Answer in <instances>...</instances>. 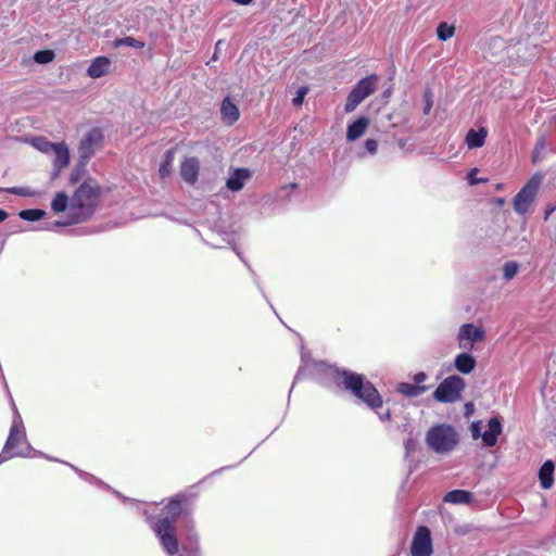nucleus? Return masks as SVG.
<instances>
[{"label":"nucleus","instance_id":"1","mask_svg":"<svg viewBox=\"0 0 556 556\" xmlns=\"http://www.w3.org/2000/svg\"><path fill=\"white\" fill-rule=\"evenodd\" d=\"M197 500L192 492H179L172 496L164 509L166 516L157 518L152 530L159 539L164 551L169 555H176L179 551V541L176 534V521L182 514H189Z\"/></svg>","mask_w":556,"mask_h":556},{"label":"nucleus","instance_id":"2","mask_svg":"<svg viewBox=\"0 0 556 556\" xmlns=\"http://www.w3.org/2000/svg\"><path fill=\"white\" fill-rule=\"evenodd\" d=\"M329 375L339 390L350 393L358 403L374 410L382 407L381 394L364 375L339 368H331Z\"/></svg>","mask_w":556,"mask_h":556},{"label":"nucleus","instance_id":"3","mask_svg":"<svg viewBox=\"0 0 556 556\" xmlns=\"http://www.w3.org/2000/svg\"><path fill=\"white\" fill-rule=\"evenodd\" d=\"M101 197V187L93 178H87L71 198V211H74L73 222L86 220L94 211Z\"/></svg>","mask_w":556,"mask_h":556},{"label":"nucleus","instance_id":"4","mask_svg":"<svg viewBox=\"0 0 556 556\" xmlns=\"http://www.w3.org/2000/svg\"><path fill=\"white\" fill-rule=\"evenodd\" d=\"M31 146L45 154H54L52 161V178L60 176L61 172L70 164V151L65 142H51L45 137H35L30 141Z\"/></svg>","mask_w":556,"mask_h":556},{"label":"nucleus","instance_id":"5","mask_svg":"<svg viewBox=\"0 0 556 556\" xmlns=\"http://www.w3.org/2000/svg\"><path fill=\"white\" fill-rule=\"evenodd\" d=\"M426 440L434 452L447 453L457 445L458 435L452 426L442 424L429 429Z\"/></svg>","mask_w":556,"mask_h":556},{"label":"nucleus","instance_id":"6","mask_svg":"<svg viewBox=\"0 0 556 556\" xmlns=\"http://www.w3.org/2000/svg\"><path fill=\"white\" fill-rule=\"evenodd\" d=\"M25 443L26 433L23 422L20 418H16L11 425L9 437L0 453V464L10 458L21 456L23 452L22 447Z\"/></svg>","mask_w":556,"mask_h":556},{"label":"nucleus","instance_id":"7","mask_svg":"<svg viewBox=\"0 0 556 556\" xmlns=\"http://www.w3.org/2000/svg\"><path fill=\"white\" fill-rule=\"evenodd\" d=\"M466 388L465 380L456 375L445 378L433 392V399L440 403H455L462 399Z\"/></svg>","mask_w":556,"mask_h":556},{"label":"nucleus","instance_id":"8","mask_svg":"<svg viewBox=\"0 0 556 556\" xmlns=\"http://www.w3.org/2000/svg\"><path fill=\"white\" fill-rule=\"evenodd\" d=\"M377 81L378 76L376 74L361 79L349 93L344 111L346 113L353 112L363 100L372 94L376 91Z\"/></svg>","mask_w":556,"mask_h":556},{"label":"nucleus","instance_id":"9","mask_svg":"<svg viewBox=\"0 0 556 556\" xmlns=\"http://www.w3.org/2000/svg\"><path fill=\"white\" fill-rule=\"evenodd\" d=\"M542 177L539 174L533 175L521 190L514 198V210L518 214H526L529 211L531 203L534 201Z\"/></svg>","mask_w":556,"mask_h":556},{"label":"nucleus","instance_id":"10","mask_svg":"<svg viewBox=\"0 0 556 556\" xmlns=\"http://www.w3.org/2000/svg\"><path fill=\"white\" fill-rule=\"evenodd\" d=\"M432 552L430 530L425 526L418 527L410 546L412 556H431Z\"/></svg>","mask_w":556,"mask_h":556},{"label":"nucleus","instance_id":"11","mask_svg":"<svg viewBox=\"0 0 556 556\" xmlns=\"http://www.w3.org/2000/svg\"><path fill=\"white\" fill-rule=\"evenodd\" d=\"M102 142L103 134L100 128L89 130L78 146L80 159L88 161L94 154L96 150L101 147Z\"/></svg>","mask_w":556,"mask_h":556},{"label":"nucleus","instance_id":"12","mask_svg":"<svg viewBox=\"0 0 556 556\" xmlns=\"http://www.w3.org/2000/svg\"><path fill=\"white\" fill-rule=\"evenodd\" d=\"M484 339L485 331L483 328L475 326L473 324L463 325L458 332V345L464 350H471L473 343L482 342Z\"/></svg>","mask_w":556,"mask_h":556},{"label":"nucleus","instance_id":"13","mask_svg":"<svg viewBox=\"0 0 556 556\" xmlns=\"http://www.w3.org/2000/svg\"><path fill=\"white\" fill-rule=\"evenodd\" d=\"M199 170H200V163L199 160L194 156L192 157H186L180 165V175L181 178L190 184L193 185L197 182L199 177Z\"/></svg>","mask_w":556,"mask_h":556},{"label":"nucleus","instance_id":"14","mask_svg":"<svg viewBox=\"0 0 556 556\" xmlns=\"http://www.w3.org/2000/svg\"><path fill=\"white\" fill-rule=\"evenodd\" d=\"M111 64L112 62L108 56H98L91 61L87 74L91 78H100L110 72Z\"/></svg>","mask_w":556,"mask_h":556},{"label":"nucleus","instance_id":"15","mask_svg":"<svg viewBox=\"0 0 556 556\" xmlns=\"http://www.w3.org/2000/svg\"><path fill=\"white\" fill-rule=\"evenodd\" d=\"M251 178V172L248 168H237L227 179L226 187L230 191H240L248 179Z\"/></svg>","mask_w":556,"mask_h":556},{"label":"nucleus","instance_id":"16","mask_svg":"<svg viewBox=\"0 0 556 556\" xmlns=\"http://www.w3.org/2000/svg\"><path fill=\"white\" fill-rule=\"evenodd\" d=\"M489 429L482 433L483 443L492 447L497 443L498 435L502 433V424L497 417H493L489 420Z\"/></svg>","mask_w":556,"mask_h":556},{"label":"nucleus","instance_id":"17","mask_svg":"<svg viewBox=\"0 0 556 556\" xmlns=\"http://www.w3.org/2000/svg\"><path fill=\"white\" fill-rule=\"evenodd\" d=\"M220 114L227 125H233L240 117L237 105L228 97L222 102Z\"/></svg>","mask_w":556,"mask_h":556},{"label":"nucleus","instance_id":"18","mask_svg":"<svg viewBox=\"0 0 556 556\" xmlns=\"http://www.w3.org/2000/svg\"><path fill=\"white\" fill-rule=\"evenodd\" d=\"M488 137V130L484 127L478 130L469 129L466 135L465 142L469 149H478L484 146Z\"/></svg>","mask_w":556,"mask_h":556},{"label":"nucleus","instance_id":"19","mask_svg":"<svg viewBox=\"0 0 556 556\" xmlns=\"http://www.w3.org/2000/svg\"><path fill=\"white\" fill-rule=\"evenodd\" d=\"M369 125V121L365 116L358 117L355 122L348 126L346 138L350 141H354L362 137Z\"/></svg>","mask_w":556,"mask_h":556},{"label":"nucleus","instance_id":"20","mask_svg":"<svg viewBox=\"0 0 556 556\" xmlns=\"http://www.w3.org/2000/svg\"><path fill=\"white\" fill-rule=\"evenodd\" d=\"M554 463L546 460L539 470L540 483L544 490L551 489L554 484Z\"/></svg>","mask_w":556,"mask_h":556},{"label":"nucleus","instance_id":"21","mask_svg":"<svg viewBox=\"0 0 556 556\" xmlns=\"http://www.w3.org/2000/svg\"><path fill=\"white\" fill-rule=\"evenodd\" d=\"M455 368L465 375L470 374L477 366V362L473 356L468 353H460L455 357Z\"/></svg>","mask_w":556,"mask_h":556},{"label":"nucleus","instance_id":"22","mask_svg":"<svg viewBox=\"0 0 556 556\" xmlns=\"http://www.w3.org/2000/svg\"><path fill=\"white\" fill-rule=\"evenodd\" d=\"M428 386H417L416 383L401 382L396 386V392L406 397H417L428 391Z\"/></svg>","mask_w":556,"mask_h":556},{"label":"nucleus","instance_id":"23","mask_svg":"<svg viewBox=\"0 0 556 556\" xmlns=\"http://www.w3.org/2000/svg\"><path fill=\"white\" fill-rule=\"evenodd\" d=\"M472 494L466 490H453L444 496V502L452 504H466L471 501Z\"/></svg>","mask_w":556,"mask_h":556},{"label":"nucleus","instance_id":"24","mask_svg":"<svg viewBox=\"0 0 556 556\" xmlns=\"http://www.w3.org/2000/svg\"><path fill=\"white\" fill-rule=\"evenodd\" d=\"M175 151L174 149L167 150L164 154L163 161L160 165L159 173L162 178H165L170 173V167L174 162Z\"/></svg>","mask_w":556,"mask_h":556},{"label":"nucleus","instance_id":"25","mask_svg":"<svg viewBox=\"0 0 556 556\" xmlns=\"http://www.w3.org/2000/svg\"><path fill=\"white\" fill-rule=\"evenodd\" d=\"M68 205V195L61 191L58 192L52 200L51 208L54 213H62L67 208Z\"/></svg>","mask_w":556,"mask_h":556},{"label":"nucleus","instance_id":"26","mask_svg":"<svg viewBox=\"0 0 556 556\" xmlns=\"http://www.w3.org/2000/svg\"><path fill=\"white\" fill-rule=\"evenodd\" d=\"M455 26L450 25L446 22H441L437 27V36L441 41H446L452 38L455 34Z\"/></svg>","mask_w":556,"mask_h":556},{"label":"nucleus","instance_id":"27","mask_svg":"<svg viewBox=\"0 0 556 556\" xmlns=\"http://www.w3.org/2000/svg\"><path fill=\"white\" fill-rule=\"evenodd\" d=\"M114 47L115 48H118V47H122V46H126V47H131V48H135V49H142L144 47V42L143 41H140L134 37H130V36H127V37H124V38H119V39H115L114 42H113Z\"/></svg>","mask_w":556,"mask_h":556},{"label":"nucleus","instance_id":"28","mask_svg":"<svg viewBox=\"0 0 556 556\" xmlns=\"http://www.w3.org/2000/svg\"><path fill=\"white\" fill-rule=\"evenodd\" d=\"M46 212L39 208L23 210L20 212V217L24 220L37 222L45 216Z\"/></svg>","mask_w":556,"mask_h":556},{"label":"nucleus","instance_id":"29","mask_svg":"<svg viewBox=\"0 0 556 556\" xmlns=\"http://www.w3.org/2000/svg\"><path fill=\"white\" fill-rule=\"evenodd\" d=\"M55 54L52 50H39L34 54V60L39 64H47L53 61Z\"/></svg>","mask_w":556,"mask_h":556},{"label":"nucleus","instance_id":"30","mask_svg":"<svg viewBox=\"0 0 556 556\" xmlns=\"http://www.w3.org/2000/svg\"><path fill=\"white\" fill-rule=\"evenodd\" d=\"M518 264L516 262H507L504 264L503 274L505 279H511L518 271Z\"/></svg>","mask_w":556,"mask_h":556},{"label":"nucleus","instance_id":"31","mask_svg":"<svg viewBox=\"0 0 556 556\" xmlns=\"http://www.w3.org/2000/svg\"><path fill=\"white\" fill-rule=\"evenodd\" d=\"M84 172H85V165H77V166H75V168H73L72 172H71V175H70V178H68L70 182L72 185L77 184L80 180Z\"/></svg>","mask_w":556,"mask_h":556},{"label":"nucleus","instance_id":"32","mask_svg":"<svg viewBox=\"0 0 556 556\" xmlns=\"http://www.w3.org/2000/svg\"><path fill=\"white\" fill-rule=\"evenodd\" d=\"M424 100H425V108L424 113L428 115L432 109L433 105V94L430 89H427L424 93Z\"/></svg>","mask_w":556,"mask_h":556},{"label":"nucleus","instance_id":"33","mask_svg":"<svg viewBox=\"0 0 556 556\" xmlns=\"http://www.w3.org/2000/svg\"><path fill=\"white\" fill-rule=\"evenodd\" d=\"M5 191L8 193L15 194V195H22V197H30L34 194L33 192L29 191L28 188H24V187H12V188H8Z\"/></svg>","mask_w":556,"mask_h":556},{"label":"nucleus","instance_id":"34","mask_svg":"<svg viewBox=\"0 0 556 556\" xmlns=\"http://www.w3.org/2000/svg\"><path fill=\"white\" fill-rule=\"evenodd\" d=\"M307 92H308L307 87H300L298 89L296 96L292 100L293 104L296 106H300L303 103L304 98L307 94Z\"/></svg>","mask_w":556,"mask_h":556},{"label":"nucleus","instance_id":"35","mask_svg":"<svg viewBox=\"0 0 556 556\" xmlns=\"http://www.w3.org/2000/svg\"><path fill=\"white\" fill-rule=\"evenodd\" d=\"M478 172H479L478 168L470 169V172L468 173V176H467L469 185L475 186V185H478L480 182L488 181V179H485V178H477L476 175H477Z\"/></svg>","mask_w":556,"mask_h":556},{"label":"nucleus","instance_id":"36","mask_svg":"<svg viewBox=\"0 0 556 556\" xmlns=\"http://www.w3.org/2000/svg\"><path fill=\"white\" fill-rule=\"evenodd\" d=\"M470 430H471V434H472V438L476 440V439H479L481 438L482 439V433H481V421H475L471 424L470 426Z\"/></svg>","mask_w":556,"mask_h":556},{"label":"nucleus","instance_id":"37","mask_svg":"<svg viewBox=\"0 0 556 556\" xmlns=\"http://www.w3.org/2000/svg\"><path fill=\"white\" fill-rule=\"evenodd\" d=\"M365 149H366L370 154H375V153L377 152V149H378V142H377V140L371 139V138H368V139L365 141Z\"/></svg>","mask_w":556,"mask_h":556},{"label":"nucleus","instance_id":"38","mask_svg":"<svg viewBox=\"0 0 556 556\" xmlns=\"http://www.w3.org/2000/svg\"><path fill=\"white\" fill-rule=\"evenodd\" d=\"M428 376L424 371H420L414 375L413 380L417 386H422L421 383L425 382Z\"/></svg>","mask_w":556,"mask_h":556},{"label":"nucleus","instance_id":"39","mask_svg":"<svg viewBox=\"0 0 556 556\" xmlns=\"http://www.w3.org/2000/svg\"><path fill=\"white\" fill-rule=\"evenodd\" d=\"M178 556H200V551L198 547L194 548H182L181 553Z\"/></svg>","mask_w":556,"mask_h":556},{"label":"nucleus","instance_id":"40","mask_svg":"<svg viewBox=\"0 0 556 556\" xmlns=\"http://www.w3.org/2000/svg\"><path fill=\"white\" fill-rule=\"evenodd\" d=\"M473 410H475L473 403L468 402V403L465 404V416L466 417H469L470 415H472Z\"/></svg>","mask_w":556,"mask_h":556},{"label":"nucleus","instance_id":"41","mask_svg":"<svg viewBox=\"0 0 556 556\" xmlns=\"http://www.w3.org/2000/svg\"><path fill=\"white\" fill-rule=\"evenodd\" d=\"M379 417L381 420H391L392 416L390 409H387L384 413L380 414Z\"/></svg>","mask_w":556,"mask_h":556},{"label":"nucleus","instance_id":"42","mask_svg":"<svg viewBox=\"0 0 556 556\" xmlns=\"http://www.w3.org/2000/svg\"><path fill=\"white\" fill-rule=\"evenodd\" d=\"M9 214L7 211L0 208V223L4 222L8 218Z\"/></svg>","mask_w":556,"mask_h":556},{"label":"nucleus","instance_id":"43","mask_svg":"<svg viewBox=\"0 0 556 556\" xmlns=\"http://www.w3.org/2000/svg\"><path fill=\"white\" fill-rule=\"evenodd\" d=\"M219 45H220V41H218V42L216 43V46H215V52H214V55H213V60H214V61H215V60H217V48H218V46H219Z\"/></svg>","mask_w":556,"mask_h":556},{"label":"nucleus","instance_id":"44","mask_svg":"<svg viewBox=\"0 0 556 556\" xmlns=\"http://www.w3.org/2000/svg\"><path fill=\"white\" fill-rule=\"evenodd\" d=\"M553 211H554V207H551L549 210H547V211H546V213H545V217H544V218H545V219H547V218H548V216H549V214H551Z\"/></svg>","mask_w":556,"mask_h":556}]
</instances>
